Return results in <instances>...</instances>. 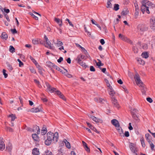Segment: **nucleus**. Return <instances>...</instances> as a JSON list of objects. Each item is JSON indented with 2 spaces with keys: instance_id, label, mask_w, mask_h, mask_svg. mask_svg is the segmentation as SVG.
I'll return each mask as SVG.
<instances>
[{
  "instance_id": "1",
  "label": "nucleus",
  "mask_w": 155,
  "mask_h": 155,
  "mask_svg": "<svg viewBox=\"0 0 155 155\" xmlns=\"http://www.w3.org/2000/svg\"><path fill=\"white\" fill-rule=\"evenodd\" d=\"M47 138L48 139L53 140L55 142H57L58 139V133L57 132H55L54 134L50 132L47 134Z\"/></svg>"
},
{
  "instance_id": "2",
  "label": "nucleus",
  "mask_w": 155,
  "mask_h": 155,
  "mask_svg": "<svg viewBox=\"0 0 155 155\" xmlns=\"http://www.w3.org/2000/svg\"><path fill=\"white\" fill-rule=\"evenodd\" d=\"M148 27L146 25L143 24H140L137 26V31L140 34L142 35L144 32L148 30Z\"/></svg>"
},
{
  "instance_id": "3",
  "label": "nucleus",
  "mask_w": 155,
  "mask_h": 155,
  "mask_svg": "<svg viewBox=\"0 0 155 155\" xmlns=\"http://www.w3.org/2000/svg\"><path fill=\"white\" fill-rule=\"evenodd\" d=\"M146 0H144L142 2V5L141 7V11L143 14H144V12H146L147 14H149L150 13V12L149 10L147 9V6L146 5Z\"/></svg>"
},
{
  "instance_id": "4",
  "label": "nucleus",
  "mask_w": 155,
  "mask_h": 155,
  "mask_svg": "<svg viewBox=\"0 0 155 155\" xmlns=\"http://www.w3.org/2000/svg\"><path fill=\"white\" fill-rule=\"evenodd\" d=\"M44 39L45 40L44 41L45 42L46 44L48 45V46L45 45V47L50 49H53L54 48V46H52L51 45V42L45 35H44Z\"/></svg>"
},
{
  "instance_id": "5",
  "label": "nucleus",
  "mask_w": 155,
  "mask_h": 155,
  "mask_svg": "<svg viewBox=\"0 0 155 155\" xmlns=\"http://www.w3.org/2000/svg\"><path fill=\"white\" fill-rule=\"evenodd\" d=\"M146 5L147 6V9L149 11H153L154 8H155V5L153 4L152 3L150 2L146 1Z\"/></svg>"
},
{
  "instance_id": "6",
  "label": "nucleus",
  "mask_w": 155,
  "mask_h": 155,
  "mask_svg": "<svg viewBox=\"0 0 155 155\" xmlns=\"http://www.w3.org/2000/svg\"><path fill=\"white\" fill-rule=\"evenodd\" d=\"M89 118H91L92 120L94 121L96 123H102L103 122V120L100 118H99L97 117H96L93 115H92L90 114L89 115H88Z\"/></svg>"
},
{
  "instance_id": "7",
  "label": "nucleus",
  "mask_w": 155,
  "mask_h": 155,
  "mask_svg": "<svg viewBox=\"0 0 155 155\" xmlns=\"http://www.w3.org/2000/svg\"><path fill=\"white\" fill-rule=\"evenodd\" d=\"M134 78L136 81V84L137 85H143V83L140 79V78L139 74L137 73L134 76Z\"/></svg>"
},
{
  "instance_id": "8",
  "label": "nucleus",
  "mask_w": 155,
  "mask_h": 155,
  "mask_svg": "<svg viewBox=\"0 0 155 155\" xmlns=\"http://www.w3.org/2000/svg\"><path fill=\"white\" fill-rule=\"evenodd\" d=\"M150 26L151 29L155 31V18L152 17L150 20Z\"/></svg>"
},
{
  "instance_id": "9",
  "label": "nucleus",
  "mask_w": 155,
  "mask_h": 155,
  "mask_svg": "<svg viewBox=\"0 0 155 155\" xmlns=\"http://www.w3.org/2000/svg\"><path fill=\"white\" fill-rule=\"evenodd\" d=\"M111 122L116 128L120 125L118 121L116 119L112 120Z\"/></svg>"
},
{
  "instance_id": "10",
  "label": "nucleus",
  "mask_w": 155,
  "mask_h": 155,
  "mask_svg": "<svg viewBox=\"0 0 155 155\" xmlns=\"http://www.w3.org/2000/svg\"><path fill=\"white\" fill-rule=\"evenodd\" d=\"M46 85L47 89L50 92L52 93L54 92H55V91H56V88L52 87L48 84H47Z\"/></svg>"
},
{
  "instance_id": "11",
  "label": "nucleus",
  "mask_w": 155,
  "mask_h": 155,
  "mask_svg": "<svg viewBox=\"0 0 155 155\" xmlns=\"http://www.w3.org/2000/svg\"><path fill=\"white\" fill-rule=\"evenodd\" d=\"M111 101L114 107L117 108L119 107V105L117 102V100L114 97H113L111 98Z\"/></svg>"
},
{
  "instance_id": "12",
  "label": "nucleus",
  "mask_w": 155,
  "mask_h": 155,
  "mask_svg": "<svg viewBox=\"0 0 155 155\" xmlns=\"http://www.w3.org/2000/svg\"><path fill=\"white\" fill-rule=\"evenodd\" d=\"M2 140V138H0V149L1 150H3L5 149V147L4 143Z\"/></svg>"
},
{
  "instance_id": "13",
  "label": "nucleus",
  "mask_w": 155,
  "mask_h": 155,
  "mask_svg": "<svg viewBox=\"0 0 155 155\" xmlns=\"http://www.w3.org/2000/svg\"><path fill=\"white\" fill-rule=\"evenodd\" d=\"M94 100L96 102L101 103H104V102H106L105 100L100 98L95 97L94 98Z\"/></svg>"
},
{
  "instance_id": "14",
  "label": "nucleus",
  "mask_w": 155,
  "mask_h": 155,
  "mask_svg": "<svg viewBox=\"0 0 155 155\" xmlns=\"http://www.w3.org/2000/svg\"><path fill=\"white\" fill-rule=\"evenodd\" d=\"M140 87L142 94H145L147 90L146 87L143 84V85H140Z\"/></svg>"
},
{
  "instance_id": "15",
  "label": "nucleus",
  "mask_w": 155,
  "mask_h": 155,
  "mask_svg": "<svg viewBox=\"0 0 155 155\" xmlns=\"http://www.w3.org/2000/svg\"><path fill=\"white\" fill-rule=\"evenodd\" d=\"M32 154L33 155H39L40 154L39 149L37 148H34L32 150Z\"/></svg>"
},
{
  "instance_id": "16",
  "label": "nucleus",
  "mask_w": 155,
  "mask_h": 155,
  "mask_svg": "<svg viewBox=\"0 0 155 155\" xmlns=\"http://www.w3.org/2000/svg\"><path fill=\"white\" fill-rule=\"evenodd\" d=\"M116 128L120 135L121 136H124L123 130L120 125L117 127Z\"/></svg>"
},
{
  "instance_id": "17",
  "label": "nucleus",
  "mask_w": 155,
  "mask_h": 155,
  "mask_svg": "<svg viewBox=\"0 0 155 155\" xmlns=\"http://www.w3.org/2000/svg\"><path fill=\"white\" fill-rule=\"evenodd\" d=\"M33 129V131L34 132H36L38 134H40V129L38 126L36 125L34 126Z\"/></svg>"
},
{
  "instance_id": "18",
  "label": "nucleus",
  "mask_w": 155,
  "mask_h": 155,
  "mask_svg": "<svg viewBox=\"0 0 155 155\" xmlns=\"http://www.w3.org/2000/svg\"><path fill=\"white\" fill-rule=\"evenodd\" d=\"M109 94L112 97H114L115 94V92L113 90V88H110L108 89Z\"/></svg>"
},
{
  "instance_id": "19",
  "label": "nucleus",
  "mask_w": 155,
  "mask_h": 155,
  "mask_svg": "<svg viewBox=\"0 0 155 155\" xmlns=\"http://www.w3.org/2000/svg\"><path fill=\"white\" fill-rule=\"evenodd\" d=\"M32 137L34 140L35 141H38L39 140V137L36 134H32Z\"/></svg>"
},
{
  "instance_id": "20",
  "label": "nucleus",
  "mask_w": 155,
  "mask_h": 155,
  "mask_svg": "<svg viewBox=\"0 0 155 155\" xmlns=\"http://www.w3.org/2000/svg\"><path fill=\"white\" fill-rule=\"evenodd\" d=\"M54 21L59 25V26H61L62 25V21L60 19L55 18Z\"/></svg>"
},
{
  "instance_id": "21",
  "label": "nucleus",
  "mask_w": 155,
  "mask_h": 155,
  "mask_svg": "<svg viewBox=\"0 0 155 155\" xmlns=\"http://www.w3.org/2000/svg\"><path fill=\"white\" fill-rule=\"evenodd\" d=\"M2 38L3 39L6 40L8 38V35L7 34L6 32H3L2 34Z\"/></svg>"
},
{
  "instance_id": "22",
  "label": "nucleus",
  "mask_w": 155,
  "mask_h": 155,
  "mask_svg": "<svg viewBox=\"0 0 155 155\" xmlns=\"http://www.w3.org/2000/svg\"><path fill=\"white\" fill-rule=\"evenodd\" d=\"M52 141L51 140L47 138V140H45V145L49 146L51 143Z\"/></svg>"
},
{
  "instance_id": "23",
  "label": "nucleus",
  "mask_w": 155,
  "mask_h": 155,
  "mask_svg": "<svg viewBox=\"0 0 155 155\" xmlns=\"http://www.w3.org/2000/svg\"><path fill=\"white\" fill-rule=\"evenodd\" d=\"M129 11L126 9L123 10L122 12L121 13V15H126L128 13Z\"/></svg>"
},
{
  "instance_id": "24",
  "label": "nucleus",
  "mask_w": 155,
  "mask_h": 155,
  "mask_svg": "<svg viewBox=\"0 0 155 155\" xmlns=\"http://www.w3.org/2000/svg\"><path fill=\"white\" fill-rule=\"evenodd\" d=\"M88 127L89 128L93 130V131H95L97 130L91 124L89 123H88Z\"/></svg>"
},
{
  "instance_id": "25",
  "label": "nucleus",
  "mask_w": 155,
  "mask_h": 155,
  "mask_svg": "<svg viewBox=\"0 0 155 155\" xmlns=\"http://www.w3.org/2000/svg\"><path fill=\"white\" fill-rule=\"evenodd\" d=\"M47 132V130L45 127H43L42 130H41V134L42 135L45 134Z\"/></svg>"
},
{
  "instance_id": "26",
  "label": "nucleus",
  "mask_w": 155,
  "mask_h": 155,
  "mask_svg": "<svg viewBox=\"0 0 155 155\" xmlns=\"http://www.w3.org/2000/svg\"><path fill=\"white\" fill-rule=\"evenodd\" d=\"M44 155H52V153L48 150H46L43 153Z\"/></svg>"
},
{
  "instance_id": "27",
  "label": "nucleus",
  "mask_w": 155,
  "mask_h": 155,
  "mask_svg": "<svg viewBox=\"0 0 155 155\" xmlns=\"http://www.w3.org/2000/svg\"><path fill=\"white\" fill-rule=\"evenodd\" d=\"M141 56L143 58H147L148 57L147 53L146 52H143L141 54Z\"/></svg>"
},
{
  "instance_id": "28",
  "label": "nucleus",
  "mask_w": 155,
  "mask_h": 155,
  "mask_svg": "<svg viewBox=\"0 0 155 155\" xmlns=\"http://www.w3.org/2000/svg\"><path fill=\"white\" fill-rule=\"evenodd\" d=\"M137 61L139 63L142 65H144L145 64V61L143 60L141 58H138Z\"/></svg>"
},
{
  "instance_id": "29",
  "label": "nucleus",
  "mask_w": 155,
  "mask_h": 155,
  "mask_svg": "<svg viewBox=\"0 0 155 155\" xmlns=\"http://www.w3.org/2000/svg\"><path fill=\"white\" fill-rule=\"evenodd\" d=\"M64 142L65 143L66 147L68 149L70 148L71 145L70 143L66 140H64Z\"/></svg>"
},
{
  "instance_id": "30",
  "label": "nucleus",
  "mask_w": 155,
  "mask_h": 155,
  "mask_svg": "<svg viewBox=\"0 0 155 155\" xmlns=\"http://www.w3.org/2000/svg\"><path fill=\"white\" fill-rule=\"evenodd\" d=\"M31 111L33 112H37L40 111L39 109L37 107H34L32 108L31 110Z\"/></svg>"
},
{
  "instance_id": "31",
  "label": "nucleus",
  "mask_w": 155,
  "mask_h": 155,
  "mask_svg": "<svg viewBox=\"0 0 155 155\" xmlns=\"http://www.w3.org/2000/svg\"><path fill=\"white\" fill-rule=\"evenodd\" d=\"M145 137L147 140L148 142H149V141H150V137H151V136L149 134H145Z\"/></svg>"
},
{
  "instance_id": "32",
  "label": "nucleus",
  "mask_w": 155,
  "mask_h": 155,
  "mask_svg": "<svg viewBox=\"0 0 155 155\" xmlns=\"http://www.w3.org/2000/svg\"><path fill=\"white\" fill-rule=\"evenodd\" d=\"M132 116L133 118L134 119H135V120L137 121L139 120V119H138V117H137V116L133 112L132 113Z\"/></svg>"
},
{
  "instance_id": "33",
  "label": "nucleus",
  "mask_w": 155,
  "mask_h": 155,
  "mask_svg": "<svg viewBox=\"0 0 155 155\" xmlns=\"http://www.w3.org/2000/svg\"><path fill=\"white\" fill-rule=\"evenodd\" d=\"M139 11H135L134 14V18L135 19L137 18L139 14Z\"/></svg>"
},
{
  "instance_id": "34",
  "label": "nucleus",
  "mask_w": 155,
  "mask_h": 155,
  "mask_svg": "<svg viewBox=\"0 0 155 155\" xmlns=\"http://www.w3.org/2000/svg\"><path fill=\"white\" fill-rule=\"evenodd\" d=\"M9 51L11 52L12 53H13V52H15V49L13 46H12V45H11L10 46Z\"/></svg>"
},
{
  "instance_id": "35",
  "label": "nucleus",
  "mask_w": 155,
  "mask_h": 155,
  "mask_svg": "<svg viewBox=\"0 0 155 155\" xmlns=\"http://www.w3.org/2000/svg\"><path fill=\"white\" fill-rule=\"evenodd\" d=\"M98 61V62L96 63V64L97 66L100 67L101 66H103L104 65L103 64H102L101 63V61L98 59H97Z\"/></svg>"
},
{
  "instance_id": "36",
  "label": "nucleus",
  "mask_w": 155,
  "mask_h": 155,
  "mask_svg": "<svg viewBox=\"0 0 155 155\" xmlns=\"http://www.w3.org/2000/svg\"><path fill=\"white\" fill-rule=\"evenodd\" d=\"M148 142L150 144V147L151 150H153L154 149V145L151 141H149V142Z\"/></svg>"
},
{
  "instance_id": "37",
  "label": "nucleus",
  "mask_w": 155,
  "mask_h": 155,
  "mask_svg": "<svg viewBox=\"0 0 155 155\" xmlns=\"http://www.w3.org/2000/svg\"><path fill=\"white\" fill-rule=\"evenodd\" d=\"M7 67L8 68V70L9 71H12L13 70V68L12 65H10L8 63H7Z\"/></svg>"
},
{
  "instance_id": "38",
  "label": "nucleus",
  "mask_w": 155,
  "mask_h": 155,
  "mask_svg": "<svg viewBox=\"0 0 155 155\" xmlns=\"http://www.w3.org/2000/svg\"><path fill=\"white\" fill-rule=\"evenodd\" d=\"M119 5L118 4H115L114 6V9L116 11H117L119 8Z\"/></svg>"
},
{
  "instance_id": "39",
  "label": "nucleus",
  "mask_w": 155,
  "mask_h": 155,
  "mask_svg": "<svg viewBox=\"0 0 155 155\" xmlns=\"http://www.w3.org/2000/svg\"><path fill=\"white\" fill-rule=\"evenodd\" d=\"M29 58L31 59V60L36 65L37 64H38V63L36 61V60L31 56H30Z\"/></svg>"
},
{
  "instance_id": "40",
  "label": "nucleus",
  "mask_w": 155,
  "mask_h": 155,
  "mask_svg": "<svg viewBox=\"0 0 155 155\" xmlns=\"http://www.w3.org/2000/svg\"><path fill=\"white\" fill-rule=\"evenodd\" d=\"M12 147L11 146H8V147L7 146L6 147V149L8 151V152L10 153V154L11 155V150H12Z\"/></svg>"
},
{
  "instance_id": "41",
  "label": "nucleus",
  "mask_w": 155,
  "mask_h": 155,
  "mask_svg": "<svg viewBox=\"0 0 155 155\" xmlns=\"http://www.w3.org/2000/svg\"><path fill=\"white\" fill-rule=\"evenodd\" d=\"M82 143L83 146L85 148V150H86L87 151V143L83 141H82Z\"/></svg>"
},
{
  "instance_id": "42",
  "label": "nucleus",
  "mask_w": 155,
  "mask_h": 155,
  "mask_svg": "<svg viewBox=\"0 0 155 155\" xmlns=\"http://www.w3.org/2000/svg\"><path fill=\"white\" fill-rule=\"evenodd\" d=\"M56 44L57 46L58 47H59L60 46H61L63 45V43L61 41H60L57 40Z\"/></svg>"
},
{
  "instance_id": "43",
  "label": "nucleus",
  "mask_w": 155,
  "mask_h": 155,
  "mask_svg": "<svg viewBox=\"0 0 155 155\" xmlns=\"http://www.w3.org/2000/svg\"><path fill=\"white\" fill-rule=\"evenodd\" d=\"M9 117L11 118L12 121H13L16 118L15 116L13 115V114L10 115H9Z\"/></svg>"
},
{
  "instance_id": "44",
  "label": "nucleus",
  "mask_w": 155,
  "mask_h": 155,
  "mask_svg": "<svg viewBox=\"0 0 155 155\" xmlns=\"http://www.w3.org/2000/svg\"><path fill=\"white\" fill-rule=\"evenodd\" d=\"M107 8H111L112 7V4L110 2V1H108L107 3Z\"/></svg>"
},
{
  "instance_id": "45",
  "label": "nucleus",
  "mask_w": 155,
  "mask_h": 155,
  "mask_svg": "<svg viewBox=\"0 0 155 155\" xmlns=\"http://www.w3.org/2000/svg\"><path fill=\"white\" fill-rule=\"evenodd\" d=\"M80 64L85 68L87 67V65L86 64V63L83 62H80Z\"/></svg>"
},
{
  "instance_id": "46",
  "label": "nucleus",
  "mask_w": 155,
  "mask_h": 155,
  "mask_svg": "<svg viewBox=\"0 0 155 155\" xmlns=\"http://www.w3.org/2000/svg\"><path fill=\"white\" fill-rule=\"evenodd\" d=\"M133 51L135 53H137L138 52V50L137 48L135 47L133 48Z\"/></svg>"
},
{
  "instance_id": "47",
  "label": "nucleus",
  "mask_w": 155,
  "mask_h": 155,
  "mask_svg": "<svg viewBox=\"0 0 155 155\" xmlns=\"http://www.w3.org/2000/svg\"><path fill=\"white\" fill-rule=\"evenodd\" d=\"M140 140L141 141V144H142V146L143 147H144L145 146V145L144 143V140L143 139V138H141V139H140Z\"/></svg>"
},
{
  "instance_id": "48",
  "label": "nucleus",
  "mask_w": 155,
  "mask_h": 155,
  "mask_svg": "<svg viewBox=\"0 0 155 155\" xmlns=\"http://www.w3.org/2000/svg\"><path fill=\"white\" fill-rule=\"evenodd\" d=\"M29 14L32 16L35 19V20H38V18L35 15H34L32 13L30 12L29 13Z\"/></svg>"
},
{
  "instance_id": "49",
  "label": "nucleus",
  "mask_w": 155,
  "mask_h": 155,
  "mask_svg": "<svg viewBox=\"0 0 155 155\" xmlns=\"http://www.w3.org/2000/svg\"><path fill=\"white\" fill-rule=\"evenodd\" d=\"M48 66L52 67L53 68L55 64L51 62H48Z\"/></svg>"
},
{
  "instance_id": "50",
  "label": "nucleus",
  "mask_w": 155,
  "mask_h": 155,
  "mask_svg": "<svg viewBox=\"0 0 155 155\" xmlns=\"http://www.w3.org/2000/svg\"><path fill=\"white\" fill-rule=\"evenodd\" d=\"M6 70L5 69L3 70V74L4 76V77L6 78L8 77V74L6 73Z\"/></svg>"
},
{
  "instance_id": "51",
  "label": "nucleus",
  "mask_w": 155,
  "mask_h": 155,
  "mask_svg": "<svg viewBox=\"0 0 155 155\" xmlns=\"http://www.w3.org/2000/svg\"><path fill=\"white\" fill-rule=\"evenodd\" d=\"M81 60H82V59L79 56H78V57H77V58L76 59V60L78 62V63H79V64H80V62L81 63V62H82L81 61Z\"/></svg>"
},
{
  "instance_id": "52",
  "label": "nucleus",
  "mask_w": 155,
  "mask_h": 155,
  "mask_svg": "<svg viewBox=\"0 0 155 155\" xmlns=\"http://www.w3.org/2000/svg\"><path fill=\"white\" fill-rule=\"evenodd\" d=\"M135 7V11H139V7L137 3H135L134 4Z\"/></svg>"
},
{
  "instance_id": "53",
  "label": "nucleus",
  "mask_w": 155,
  "mask_h": 155,
  "mask_svg": "<svg viewBox=\"0 0 155 155\" xmlns=\"http://www.w3.org/2000/svg\"><path fill=\"white\" fill-rule=\"evenodd\" d=\"M32 43L35 45L37 44L38 43V41L36 39H33L32 41Z\"/></svg>"
},
{
  "instance_id": "54",
  "label": "nucleus",
  "mask_w": 155,
  "mask_h": 155,
  "mask_svg": "<svg viewBox=\"0 0 155 155\" xmlns=\"http://www.w3.org/2000/svg\"><path fill=\"white\" fill-rule=\"evenodd\" d=\"M17 61L19 62V66L21 67L23 65V63L19 59H17Z\"/></svg>"
},
{
  "instance_id": "55",
  "label": "nucleus",
  "mask_w": 155,
  "mask_h": 155,
  "mask_svg": "<svg viewBox=\"0 0 155 155\" xmlns=\"http://www.w3.org/2000/svg\"><path fill=\"white\" fill-rule=\"evenodd\" d=\"M130 148L131 151H132L135 148L132 143L130 145Z\"/></svg>"
},
{
  "instance_id": "56",
  "label": "nucleus",
  "mask_w": 155,
  "mask_h": 155,
  "mask_svg": "<svg viewBox=\"0 0 155 155\" xmlns=\"http://www.w3.org/2000/svg\"><path fill=\"white\" fill-rule=\"evenodd\" d=\"M147 101L150 103H151L153 102L152 99L150 97H147Z\"/></svg>"
},
{
  "instance_id": "57",
  "label": "nucleus",
  "mask_w": 155,
  "mask_h": 155,
  "mask_svg": "<svg viewBox=\"0 0 155 155\" xmlns=\"http://www.w3.org/2000/svg\"><path fill=\"white\" fill-rule=\"evenodd\" d=\"M6 129L7 131H9V132H13V130L12 128H11L9 127H6Z\"/></svg>"
},
{
  "instance_id": "58",
  "label": "nucleus",
  "mask_w": 155,
  "mask_h": 155,
  "mask_svg": "<svg viewBox=\"0 0 155 155\" xmlns=\"http://www.w3.org/2000/svg\"><path fill=\"white\" fill-rule=\"evenodd\" d=\"M65 21H67L68 22L69 24L71 26H73V24H72V22L70 21L68 19L66 18L65 20Z\"/></svg>"
},
{
  "instance_id": "59",
  "label": "nucleus",
  "mask_w": 155,
  "mask_h": 155,
  "mask_svg": "<svg viewBox=\"0 0 155 155\" xmlns=\"http://www.w3.org/2000/svg\"><path fill=\"white\" fill-rule=\"evenodd\" d=\"M11 31L12 32V33L13 34H15L16 33H17V31L16 29L15 28L14 29H11Z\"/></svg>"
},
{
  "instance_id": "60",
  "label": "nucleus",
  "mask_w": 155,
  "mask_h": 155,
  "mask_svg": "<svg viewBox=\"0 0 155 155\" xmlns=\"http://www.w3.org/2000/svg\"><path fill=\"white\" fill-rule=\"evenodd\" d=\"M90 71H93V72L95 71V70L94 68L92 66H90Z\"/></svg>"
},
{
  "instance_id": "61",
  "label": "nucleus",
  "mask_w": 155,
  "mask_h": 155,
  "mask_svg": "<svg viewBox=\"0 0 155 155\" xmlns=\"http://www.w3.org/2000/svg\"><path fill=\"white\" fill-rule=\"evenodd\" d=\"M63 60V58L62 57H60L59 59L57 60L58 63H61Z\"/></svg>"
},
{
  "instance_id": "62",
  "label": "nucleus",
  "mask_w": 155,
  "mask_h": 155,
  "mask_svg": "<svg viewBox=\"0 0 155 155\" xmlns=\"http://www.w3.org/2000/svg\"><path fill=\"white\" fill-rule=\"evenodd\" d=\"M126 42L131 44H132L133 43L132 41L128 38H127Z\"/></svg>"
},
{
  "instance_id": "63",
  "label": "nucleus",
  "mask_w": 155,
  "mask_h": 155,
  "mask_svg": "<svg viewBox=\"0 0 155 155\" xmlns=\"http://www.w3.org/2000/svg\"><path fill=\"white\" fill-rule=\"evenodd\" d=\"M129 129L130 130H132L133 129V127L131 126V124L130 123L129 124V127H128Z\"/></svg>"
},
{
  "instance_id": "64",
  "label": "nucleus",
  "mask_w": 155,
  "mask_h": 155,
  "mask_svg": "<svg viewBox=\"0 0 155 155\" xmlns=\"http://www.w3.org/2000/svg\"><path fill=\"white\" fill-rule=\"evenodd\" d=\"M56 94L60 96V95L61 94V92L58 90H57L55 91V92Z\"/></svg>"
}]
</instances>
